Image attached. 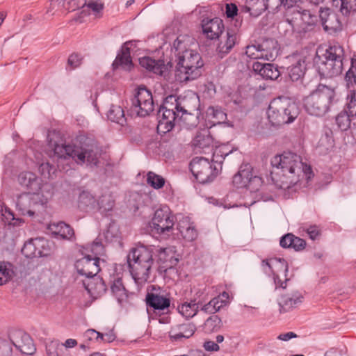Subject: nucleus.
Masks as SVG:
<instances>
[{
	"mask_svg": "<svg viewBox=\"0 0 356 356\" xmlns=\"http://www.w3.org/2000/svg\"><path fill=\"white\" fill-rule=\"evenodd\" d=\"M47 242L40 238L30 239L25 242L21 252L26 258L45 257L49 255Z\"/></svg>",
	"mask_w": 356,
	"mask_h": 356,
	"instance_id": "20",
	"label": "nucleus"
},
{
	"mask_svg": "<svg viewBox=\"0 0 356 356\" xmlns=\"http://www.w3.org/2000/svg\"><path fill=\"white\" fill-rule=\"evenodd\" d=\"M55 229L52 231V233L60 238L63 240H68L70 241H74L76 240V236L74 229L69 225L63 221H60L56 224H53Z\"/></svg>",
	"mask_w": 356,
	"mask_h": 356,
	"instance_id": "34",
	"label": "nucleus"
},
{
	"mask_svg": "<svg viewBox=\"0 0 356 356\" xmlns=\"http://www.w3.org/2000/svg\"><path fill=\"white\" fill-rule=\"evenodd\" d=\"M236 30L227 29L225 40L224 42L220 41L216 48V51L220 58H224L231 51L236 43Z\"/></svg>",
	"mask_w": 356,
	"mask_h": 356,
	"instance_id": "26",
	"label": "nucleus"
},
{
	"mask_svg": "<svg viewBox=\"0 0 356 356\" xmlns=\"http://www.w3.org/2000/svg\"><path fill=\"white\" fill-rule=\"evenodd\" d=\"M111 291L121 305L128 302L129 293L126 289L121 277H116L111 282ZM130 295H133V293H130Z\"/></svg>",
	"mask_w": 356,
	"mask_h": 356,
	"instance_id": "31",
	"label": "nucleus"
},
{
	"mask_svg": "<svg viewBox=\"0 0 356 356\" xmlns=\"http://www.w3.org/2000/svg\"><path fill=\"white\" fill-rule=\"evenodd\" d=\"M341 1L340 11L343 15H348L356 13V0H339Z\"/></svg>",
	"mask_w": 356,
	"mask_h": 356,
	"instance_id": "53",
	"label": "nucleus"
},
{
	"mask_svg": "<svg viewBox=\"0 0 356 356\" xmlns=\"http://www.w3.org/2000/svg\"><path fill=\"white\" fill-rule=\"evenodd\" d=\"M207 115L212 116L214 123L220 124L227 119L226 113L220 107L209 106L207 110Z\"/></svg>",
	"mask_w": 356,
	"mask_h": 356,
	"instance_id": "52",
	"label": "nucleus"
},
{
	"mask_svg": "<svg viewBox=\"0 0 356 356\" xmlns=\"http://www.w3.org/2000/svg\"><path fill=\"white\" fill-rule=\"evenodd\" d=\"M12 348L6 341H0V356H11Z\"/></svg>",
	"mask_w": 356,
	"mask_h": 356,
	"instance_id": "63",
	"label": "nucleus"
},
{
	"mask_svg": "<svg viewBox=\"0 0 356 356\" xmlns=\"http://www.w3.org/2000/svg\"><path fill=\"white\" fill-rule=\"evenodd\" d=\"M213 138L208 129L198 131L194 138V145L199 148H207L213 145Z\"/></svg>",
	"mask_w": 356,
	"mask_h": 356,
	"instance_id": "39",
	"label": "nucleus"
},
{
	"mask_svg": "<svg viewBox=\"0 0 356 356\" xmlns=\"http://www.w3.org/2000/svg\"><path fill=\"white\" fill-rule=\"evenodd\" d=\"M147 184L156 190L162 188L165 184V179L161 175H157L152 171H149L147 173Z\"/></svg>",
	"mask_w": 356,
	"mask_h": 356,
	"instance_id": "44",
	"label": "nucleus"
},
{
	"mask_svg": "<svg viewBox=\"0 0 356 356\" xmlns=\"http://www.w3.org/2000/svg\"><path fill=\"white\" fill-rule=\"evenodd\" d=\"M99 257L85 255L76 261L74 266L78 274L87 278H92L100 271Z\"/></svg>",
	"mask_w": 356,
	"mask_h": 356,
	"instance_id": "19",
	"label": "nucleus"
},
{
	"mask_svg": "<svg viewBox=\"0 0 356 356\" xmlns=\"http://www.w3.org/2000/svg\"><path fill=\"white\" fill-rule=\"evenodd\" d=\"M190 170L200 184L212 182L222 171V167L212 164L204 157H195L189 164Z\"/></svg>",
	"mask_w": 356,
	"mask_h": 356,
	"instance_id": "9",
	"label": "nucleus"
},
{
	"mask_svg": "<svg viewBox=\"0 0 356 356\" xmlns=\"http://www.w3.org/2000/svg\"><path fill=\"white\" fill-rule=\"evenodd\" d=\"M9 339L15 347L22 354L32 355L36 348L31 336L22 330H14L9 334Z\"/></svg>",
	"mask_w": 356,
	"mask_h": 356,
	"instance_id": "15",
	"label": "nucleus"
},
{
	"mask_svg": "<svg viewBox=\"0 0 356 356\" xmlns=\"http://www.w3.org/2000/svg\"><path fill=\"white\" fill-rule=\"evenodd\" d=\"M294 236L292 233L285 234L280 239V245L283 248H290L291 244H293Z\"/></svg>",
	"mask_w": 356,
	"mask_h": 356,
	"instance_id": "59",
	"label": "nucleus"
},
{
	"mask_svg": "<svg viewBox=\"0 0 356 356\" xmlns=\"http://www.w3.org/2000/svg\"><path fill=\"white\" fill-rule=\"evenodd\" d=\"M156 247L140 242L133 247L127 255L130 273L138 284H142L149 278L152 270L155 268Z\"/></svg>",
	"mask_w": 356,
	"mask_h": 356,
	"instance_id": "2",
	"label": "nucleus"
},
{
	"mask_svg": "<svg viewBox=\"0 0 356 356\" xmlns=\"http://www.w3.org/2000/svg\"><path fill=\"white\" fill-rule=\"evenodd\" d=\"M248 179L245 188L249 190L251 193L257 192L264 183L263 179L254 175L253 170L252 171V176H250Z\"/></svg>",
	"mask_w": 356,
	"mask_h": 356,
	"instance_id": "51",
	"label": "nucleus"
},
{
	"mask_svg": "<svg viewBox=\"0 0 356 356\" xmlns=\"http://www.w3.org/2000/svg\"><path fill=\"white\" fill-rule=\"evenodd\" d=\"M181 106L180 98L175 95H169L163 99L156 111L158 134H165L173 129L179 109H184V104ZM183 111L185 112V110Z\"/></svg>",
	"mask_w": 356,
	"mask_h": 356,
	"instance_id": "7",
	"label": "nucleus"
},
{
	"mask_svg": "<svg viewBox=\"0 0 356 356\" xmlns=\"http://www.w3.org/2000/svg\"><path fill=\"white\" fill-rule=\"evenodd\" d=\"M48 146L52 149L58 159L72 158L78 164L86 163L90 166H97L99 163L98 147L95 141L88 137H81L79 145L59 144L52 138H47Z\"/></svg>",
	"mask_w": 356,
	"mask_h": 356,
	"instance_id": "1",
	"label": "nucleus"
},
{
	"mask_svg": "<svg viewBox=\"0 0 356 356\" xmlns=\"http://www.w3.org/2000/svg\"><path fill=\"white\" fill-rule=\"evenodd\" d=\"M176 229L178 232L176 234H180L185 240L193 241L197 237V232L193 226L188 225L185 229H181V223H177Z\"/></svg>",
	"mask_w": 356,
	"mask_h": 356,
	"instance_id": "48",
	"label": "nucleus"
},
{
	"mask_svg": "<svg viewBox=\"0 0 356 356\" xmlns=\"http://www.w3.org/2000/svg\"><path fill=\"white\" fill-rule=\"evenodd\" d=\"M86 6L87 7V9L83 8L79 13L80 17L89 15L90 14V10L97 17H101L102 16V11L104 8L103 3H99L97 1L90 0L88 3L86 2Z\"/></svg>",
	"mask_w": 356,
	"mask_h": 356,
	"instance_id": "43",
	"label": "nucleus"
},
{
	"mask_svg": "<svg viewBox=\"0 0 356 356\" xmlns=\"http://www.w3.org/2000/svg\"><path fill=\"white\" fill-rule=\"evenodd\" d=\"M266 113L271 125L279 127L293 122L300 114V108L290 99L279 97L270 102Z\"/></svg>",
	"mask_w": 356,
	"mask_h": 356,
	"instance_id": "6",
	"label": "nucleus"
},
{
	"mask_svg": "<svg viewBox=\"0 0 356 356\" xmlns=\"http://www.w3.org/2000/svg\"><path fill=\"white\" fill-rule=\"evenodd\" d=\"M252 49L260 52V57L267 60H273L279 54L280 45L275 38H263L260 42L248 46V52Z\"/></svg>",
	"mask_w": 356,
	"mask_h": 356,
	"instance_id": "16",
	"label": "nucleus"
},
{
	"mask_svg": "<svg viewBox=\"0 0 356 356\" xmlns=\"http://www.w3.org/2000/svg\"><path fill=\"white\" fill-rule=\"evenodd\" d=\"M270 0H246V3L252 6V17H257L261 15L268 7Z\"/></svg>",
	"mask_w": 356,
	"mask_h": 356,
	"instance_id": "46",
	"label": "nucleus"
},
{
	"mask_svg": "<svg viewBox=\"0 0 356 356\" xmlns=\"http://www.w3.org/2000/svg\"><path fill=\"white\" fill-rule=\"evenodd\" d=\"M97 200L88 191H82L80 192L78 200L77 206L80 211L84 212L96 211L97 207Z\"/></svg>",
	"mask_w": 356,
	"mask_h": 356,
	"instance_id": "27",
	"label": "nucleus"
},
{
	"mask_svg": "<svg viewBox=\"0 0 356 356\" xmlns=\"http://www.w3.org/2000/svg\"><path fill=\"white\" fill-rule=\"evenodd\" d=\"M140 67L155 74L163 75L166 69L163 60H155L149 56H143L138 59Z\"/></svg>",
	"mask_w": 356,
	"mask_h": 356,
	"instance_id": "29",
	"label": "nucleus"
},
{
	"mask_svg": "<svg viewBox=\"0 0 356 356\" xmlns=\"http://www.w3.org/2000/svg\"><path fill=\"white\" fill-rule=\"evenodd\" d=\"M238 8L236 3H225V16L228 19H234L238 16Z\"/></svg>",
	"mask_w": 356,
	"mask_h": 356,
	"instance_id": "56",
	"label": "nucleus"
},
{
	"mask_svg": "<svg viewBox=\"0 0 356 356\" xmlns=\"http://www.w3.org/2000/svg\"><path fill=\"white\" fill-rule=\"evenodd\" d=\"M275 261L280 264L281 267L284 269V276H285V280L282 281L280 276L275 272H273V277L274 280V283L276 286L280 287L282 289H286V282L289 280V278H287V273L289 272V264L288 262L283 258H278L275 257L273 259Z\"/></svg>",
	"mask_w": 356,
	"mask_h": 356,
	"instance_id": "41",
	"label": "nucleus"
},
{
	"mask_svg": "<svg viewBox=\"0 0 356 356\" xmlns=\"http://www.w3.org/2000/svg\"><path fill=\"white\" fill-rule=\"evenodd\" d=\"M131 112L137 116L145 118L154 111V102L151 90L145 85H140L135 89L131 99Z\"/></svg>",
	"mask_w": 356,
	"mask_h": 356,
	"instance_id": "10",
	"label": "nucleus"
},
{
	"mask_svg": "<svg viewBox=\"0 0 356 356\" xmlns=\"http://www.w3.org/2000/svg\"><path fill=\"white\" fill-rule=\"evenodd\" d=\"M47 202V200L42 199V195L38 192H35L20 195L17 200L16 207L21 211L22 215H28L33 217L37 207L39 206L43 207Z\"/></svg>",
	"mask_w": 356,
	"mask_h": 356,
	"instance_id": "14",
	"label": "nucleus"
},
{
	"mask_svg": "<svg viewBox=\"0 0 356 356\" xmlns=\"http://www.w3.org/2000/svg\"><path fill=\"white\" fill-rule=\"evenodd\" d=\"M319 18L323 30L328 34H335L342 30L343 25L340 15L332 9L321 8Z\"/></svg>",
	"mask_w": 356,
	"mask_h": 356,
	"instance_id": "17",
	"label": "nucleus"
},
{
	"mask_svg": "<svg viewBox=\"0 0 356 356\" xmlns=\"http://www.w3.org/2000/svg\"><path fill=\"white\" fill-rule=\"evenodd\" d=\"M307 233L309 238L312 240H315L318 236L321 235V231L316 225H311L307 229Z\"/></svg>",
	"mask_w": 356,
	"mask_h": 356,
	"instance_id": "64",
	"label": "nucleus"
},
{
	"mask_svg": "<svg viewBox=\"0 0 356 356\" xmlns=\"http://www.w3.org/2000/svg\"><path fill=\"white\" fill-rule=\"evenodd\" d=\"M200 305H202V302L200 301L196 302L195 299L191 300L190 302H184L178 305L177 311L185 318H191L199 312Z\"/></svg>",
	"mask_w": 356,
	"mask_h": 356,
	"instance_id": "36",
	"label": "nucleus"
},
{
	"mask_svg": "<svg viewBox=\"0 0 356 356\" xmlns=\"http://www.w3.org/2000/svg\"><path fill=\"white\" fill-rule=\"evenodd\" d=\"M47 353L49 356H63L62 354V348L56 342H51L46 347Z\"/></svg>",
	"mask_w": 356,
	"mask_h": 356,
	"instance_id": "57",
	"label": "nucleus"
},
{
	"mask_svg": "<svg viewBox=\"0 0 356 356\" xmlns=\"http://www.w3.org/2000/svg\"><path fill=\"white\" fill-rule=\"evenodd\" d=\"M201 26L203 33L210 40L218 38L225 29L223 21L219 17L203 19Z\"/></svg>",
	"mask_w": 356,
	"mask_h": 356,
	"instance_id": "24",
	"label": "nucleus"
},
{
	"mask_svg": "<svg viewBox=\"0 0 356 356\" xmlns=\"http://www.w3.org/2000/svg\"><path fill=\"white\" fill-rule=\"evenodd\" d=\"M253 168L250 163L243 164L238 171L233 176V185L237 188H246L248 178L252 176Z\"/></svg>",
	"mask_w": 356,
	"mask_h": 356,
	"instance_id": "30",
	"label": "nucleus"
},
{
	"mask_svg": "<svg viewBox=\"0 0 356 356\" xmlns=\"http://www.w3.org/2000/svg\"><path fill=\"white\" fill-rule=\"evenodd\" d=\"M293 244H291L290 248H293L296 251L303 250L307 245L305 240L294 236V240L292 241Z\"/></svg>",
	"mask_w": 356,
	"mask_h": 356,
	"instance_id": "61",
	"label": "nucleus"
},
{
	"mask_svg": "<svg viewBox=\"0 0 356 356\" xmlns=\"http://www.w3.org/2000/svg\"><path fill=\"white\" fill-rule=\"evenodd\" d=\"M197 123V115L196 113H188V115H186L185 118L181 117V113L178 115L176 118V124H178L179 126L181 124L186 127L187 128H191L193 127L196 126Z\"/></svg>",
	"mask_w": 356,
	"mask_h": 356,
	"instance_id": "50",
	"label": "nucleus"
},
{
	"mask_svg": "<svg viewBox=\"0 0 356 356\" xmlns=\"http://www.w3.org/2000/svg\"><path fill=\"white\" fill-rule=\"evenodd\" d=\"M183 104H184L185 112L183 111L184 109H179V114L181 113V118H186V115H188V113H195L196 115H198L200 114V111L198 109V107L200 106V100L198 97H194L191 99L180 98V104L183 106Z\"/></svg>",
	"mask_w": 356,
	"mask_h": 356,
	"instance_id": "38",
	"label": "nucleus"
},
{
	"mask_svg": "<svg viewBox=\"0 0 356 356\" xmlns=\"http://www.w3.org/2000/svg\"><path fill=\"white\" fill-rule=\"evenodd\" d=\"M179 261V254L170 248L156 247L155 254V269L160 273H166L175 268Z\"/></svg>",
	"mask_w": 356,
	"mask_h": 356,
	"instance_id": "13",
	"label": "nucleus"
},
{
	"mask_svg": "<svg viewBox=\"0 0 356 356\" xmlns=\"http://www.w3.org/2000/svg\"><path fill=\"white\" fill-rule=\"evenodd\" d=\"M131 42H125L122 44L117 54L115 59L112 63L113 70L115 71L120 68L124 71L129 72L134 68L135 65L133 63L132 58L131 56L130 47H129V44Z\"/></svg>",
	"mask_w": 356,
	"mask_h": 356,
	"instance_id": "21",
	"label": "nucleus"
},
{
	"mask_svg": "<svg viewBox=\"0 0 356 356\" xmlns=\"http://www.w3.org/2000/svg\"><path fill=\"white\" fill-rule=\"evenodd\" d=\"M303 296L296 291L292 294L291 297L287 295L281 297V301L279 302L280 312H287L293 308H296L302 302Z\"/></svg>",
	"mask_w": 356,
	"mask_h": 356,
	"instance_id": "33",
	"label": "nucleus"
},
{
	"mask_svg": "<svg viewBox=\"0 0 356 356\" xmlns=\"http://www.w3.org/2000/svg\"><path fill=\"white\" fill-rule=\"evenodd\" d=\"M196 330L193 323L181 324L177 325L176 328L172 329L169 332V337L171 341H178L181 339H188L192 337Z\"/></svg>",
	"mask_w": 356,
	"mask_h": 356,
	"instance_id": "28",
	"label": "nucleus"
},
{
	"mask_svg": "<svg viewBox=\"0 0 356 356\" xmlns=\"http://www.w3.org/2000/svg\"><path fill=\"white\" fill-rule=\"evenodd\" d=\"M83 58L78 53H72L68 58L67 64L74 69L79 67L82 62Z\"/></svg>",
	"mask_w": 356,
	"mask_h": 356,
	"instance_id": "58",
	"label": "nucleus"
},
{
	"mask_svg": "<svg viewBox=\"0 0 356 356\" xmlns=\"http://www.w3.org/2000/svg\"><path fill=\"white\" fill-rule=\"evenodd\" d=\"M270 163L273 168L281 169L286 179L283 182L287 184V188L297 184L305 175H308L309 179L310 175H313L311 166L303 163L300 156L290 151L274 156Z\"/></svg>",
	"mask_w": 356,
	"mask_h": 356,
	"instance_id": "4",
	"label": "nucleus"
},
{
	"mask_svg": "<svg viewBox=\"0 0 356 356\" xmlns=\"http://www.w3.org/2000/svg\"><path fill=\"white\" fill-rule=\"evenodd\" d=\"M298 13L302 22L301 29L299 32L300 33H306L313 31L318 22L317 16L312 15L308 10H303L302 12L298 11Z\"/></svg>",
	"mask_w": 356,
	"mask_h": 356,
	"instance_id": "35",
	"label": "nucleus"
},
{
	"mask_svg": "<svg viewBox=\"0 0 356 356\" xmlns=\"http://www.w3.org/2000/svg\"><path fill=\"white\" fill-rule=\"evenodd\" d=\"M204 62L201 55L195 50L186 49L179 56L176 66V76L185 81L198 78L202 72Z\"/></svg>",
	"mask_w": 356,
	"mask_h": 356,
	"instance_id": "8",
	"label": "nucleus"
},
{
	"mask_svg": "<svg viewBox=\"0 0 356 356\" xmlns=\"http://www.w3.org/2000/svg\"><path fill=\"white\" fill-rule=\"evenodd\" d=\"M306 112L314 116L322 117L336 104V92L334 88L319 84L317 88L302 99Z\"/></svg>",
	"mask_w": 356,
	"mask_h": 356,
	"instance_id": "5",
	"label": "nucleus"
},
{
	"mask_svg": "<svg viewBox=\"0 0 356 356\" xmlns=\"http://www.w3.org/2000/svg\"><path fill=\"white\" fill-rule=\"evenodd\" d=\"M353 117L346 111L340 112L335 118L338 128L342 131L348 130L350 127L352 118Z\"/></svg>",
	"mask_w": 356,
	"mask_h": 356,
	"instance_id": "45",
	"label": "nucleus"
},
{
	"mask_svg": "<svg viewBox=\"0 0 356 356\" xmlns=\"http://www.w3.org/2000/svg\"><path fill=\"white\" fill-rule=\"evenodd\" d=\"M150 287L152 291L147 293L145 299L147 307L152 309L155 313L168 311L171 303L170 293L161 291L160 288L156 289L154 285Z\"/></svg>",
	"mask_w": 356,
	"mask_h": 356,
	"instance_id": "12",
	"label": "nucleus"
},
{
	"mask_svg": "<svg viewBox=\"0 0 356 356\" xmlns=\"http://www.w3.org/2000/svg\"><path fill=\"white\" fill-rule=\"evenodd\" d=\"M40 181V179L31 172H23L18 176L19 184L28 191L26 193L38 192L41 189Z\"/></svg>",
	"mask_w": 356,
	"mask_h": 356,
	"instance_id": "25",
	"label": "nucleus"
},
{
	"mask_svg": "<svg viewBox=\"0 0 356 356\" xmlns=\"http://www.w3.org/2000/svg\"><path fill=\"white\" fill-rule=\"evenodd\" d=\"M3 216L6 218L8 224L13 225V226H17L22 222H24V220L22 218H15L14 212L10 209L6 208L5 209Z\"/></svg>",
	"mask_w": 356,
	"mask_h": 356,
	"instance_id": "55",
	"label": "nucleus"
},
{
	"mask_svg": "<svg viewBox=\"0 0 356 356\" xmlns=\"http://www.w3.org/2000/svg\"><path fill=\"white\" fill-rule=\"evenodd\" d=\"M227 305V300H221L220 296H216L212 298L208 303L204 305L201 307V311L207 314H214Z\"/></svg>",
	"mask_w": 356,
	"mask_h": 356,
	"instance_id": "40",
	"label": "nucleus"
},
{
	"mask_svg": "<svg viewBox=\"0 0 356 356\" xmlns=\"http://www.w3.org/2000/svg\"><path fill=\"white\" fill-rule=\"evenodd\" d=\"M345 52L338 43L330 44L325 49L318 48L313 58V65L321 78H333L343 70Z\"/></svg>",
	"mask_w": 356,
	"mask_h": 356,
	"instance_id": "3",
	"label": "nucleus"
},
{
	"mask_svg": "<svg viewBox=\"0 0 356 356\" xmlns=\"http://www.w3.org/2000/svg\"><path fill=\"white\" fill-rule=\"evenodd\" d=\"M97 201V207L96 211H99L101 213L106 214L107 212L113 209L115 204L114 200L111 197L106 195H102Z\"/></svg>",
	"mask_w": 356,
	"mask_h": 356,
	"instance_id": "47",
	"label": "nucleus"
},
{
	"mask_svg": "<svg viewBox=\"0 0 356 356\" xmlns=\"http://www.w3.org/2000/svg\"><path fill=\"white\" fill-rule=\"evenodd\" d=\"M203 93L208 97H212L216 93V85L212 81H207L203 85Z\"/></svg>",
	"mask_w": 356,
	"mask_h": 356,
	"instance_id": "60",
	"label": "nucleus"
},
{
	"mask_svg": "<svg viewBox=\"0 0 356 356\" xmlns=\"http://www.w3.org/2000/svg\"><path fill=\"white\" fill-rule=\"evenodd\" d=\"M90 252H92V257H99V256L103 255L105 250L102 242L99 238H96L92 243L90 248Z\"/></svg>",
	"mask_w": 356,
	"mask_h": 356,
	"instance_id": "54",
	"label": "nucleus"
},
{
	"mask_svg": "<svg viewBox=\"0 0 356 356\" xmlns=\"http://www.w3.org/2000/svg\"><path fill=\"white\" fill-rule=\"evenodd\" d=\"M104 236L106 243L117 245L120 248L123 246L120 227L114 220H111L108 224L104 232Z\"/></svg>",
	"mask_w": 356,
	"mask_h": 356,
	"instance_id": "32",
	"label": "nucleus"
},
{
	"mask_svg": "<svg viewBox=\"0 0 356 356\" xmlns=\"http://www.w3.org/2000/svg\"><path fill=\"white\" fill-rule=\"evenodd\" d=\"M107 118L112 122H115L121 126H124L127 124L124 111L120 106L111 104L107 112Z\"/></svg>",
	"mask_w": 356,
	"mask_h": 356,
	"instance_id": "37",
	"label": "nucleus"
},
{
	"mask_svg": "<svg viewBox=\"0 0 356 356\" xmlns=\"http://www.w3.org/2000/svg\"><path fill=\"white\" fill-rule=\"evenodd\" d=\"M176 217L170 212L169 207H163L155 211L149 222L151 234L169 236L172 234Z\"/></svg>",
	"mask_w": 356,
	"mask_h": 356,
	"instance_id": "11",
	"label": "nucleus"
},
{
	"mask_svg": "<svg viewBox=\"0 0 356 356\" xmlns=\"http://www.w3.org/2000/svg\"><path fill=\"white\" fill-rule=\"evenodd\" d=\"M344 80L350 92L348 95L347 106L348 112L352 116L356 118V90L354 89L356 86V58H351L350 66L346 72Z\"/></svg>",
	"mask_w": 356,
	"mask_h": 356,
	"instance_id": "18",
	"label": "nucleus"
},
{
	"mask_svg": "<svg viewBox=\"0 0 356 356\" xmlns=\"http://www.w3.org/2000/svg\"><path fill=\"white\" fill-rule=\"evenodd\" d=\"M252 67L255 74L265 80H277L282 74L278 66L274 63L254 61Z\"/></svg>",
	"mask_w": 356,
	"mask_h": 356,
	"instance_id": "23",
	"label": "nucleus"
},
{
	"mask_svg": "<svg viewBox=\"0 0 356 356\" xmlns=\"http://www.w3.org/2000/svg\"><path fill=\"white\" fill-rule=\"evenodd\" d=\"M291 64L287 67H282V70H286L289 79L294 82L300 80L306 71L305 59L299 55L289 56Z\"/></svg>",
	"mask_w": 356,
	"mask_h": 356,
	"instance_id": "22",
	"label": "nucleus"
},
{
	"mask_svg": "<svg viewBox=\"0 0 356 356\" xmlns=\"http://www.w3.org/2000/svg\"><path fill=\"white\" fill-rule=\"evenodd\" d=\"M54 170V168L49 163H43L39 166V171L42 176L44 177H49L51 175V171Z\"/></svg>",
	"mask_w": 356,
	"mask_h": 356,
	"instance_id": "62",
	"label": "nucleus"
},
{
	"mask_svg": "<svg viewBox=\"0 0 356 356\" xmlns=\"http://www.w3.org/2000/svg\"><path fill=\"white\" fill-rule=\"evenodd\" d=\"M13 265L10 262H0V286L6 284L13 277Z\"/></svg>",
	"mask_w": 356,
	"mask_h": 356,
	"instance_id": "42",
	"label": "nucleus"
},
{
	"mask_svg": "<svg viewBox=\"0 0 356 356\" xmlns=\"http://www.w3.org/2000/svg\"><path fill=\"white\" fill-rule=\"evenodd\" d=\"M222 320L218 315L209 316L204 323V329L207 332H216L222 327Z\"/></svg>",
	"mask_w": 356,
	"mask_h": 356,
	"instance_id": "49",
	"label": "nucleus"
}]
</instances>
